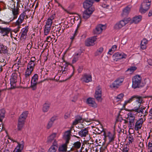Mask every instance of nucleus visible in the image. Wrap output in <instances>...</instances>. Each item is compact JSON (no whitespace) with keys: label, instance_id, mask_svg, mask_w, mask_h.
<instances>
[{"label":"nucleus","instance_id":"f257e3e1","mask_svg":"<svg viewBox=\"0 0 152 152\" xmlns=\"http://www.w3.org/2000/svg\"><path fill=\"white\" fill-rule=\"evenodd\" d=\"M146 105L145 106L142 105L141 107H139L137 108H134L132 109V111L135 113L136 116L139 117H145L148 114L147 110L149 108L148 105L147 104H146Z\"/></svg>","mask_w":152,"mask_h":152},{"label":"nucleus","instance_id":"f03ea898","mask_svg":"<svg viewBox=\"0 0 152 152\" xmlns=\"http://www.w3.org/2000/svg\"><path fill=\"white\" fill-rule=\"evenodd\" d=\"M55 14H52L48 19L44 29V36H47L50 32L53 20L55 18Z\"/></svg>","mask_w":152,"mask_h":152},{"label":"nucleus","instance_id":"7ed1b4c3","mask_svg":"<svg viewBox=\"0 0 152 152\" xmlns=\"http://www.w3.org/2000/svg\"><path fill=\"white\" fill-rule=\"evenodd\" d=\"M26 11H24L20 15L18 20L15 23V25L17 26V28L14 30V31L15 33H17L19 31L20 28V25L23 23L24 19H27L28 16L26 15Z\"/></svg>","mask_w":152,"mask_h":152},{"label":"nucleus","instance_id":"20e7f679","mask_svg":"<svg viewBox=\"0 0 152 152\" xmlns=\"http://www.w3.org/2000/svg\"><path fill=\"white\" fill-rule=\"evenodd\" d=\"M151 4V0H144L141 5L139 10L140 12L142 14L145 13L149 9Z\"/></svg>","mask_w":152,"mask_h":152},{"label":"nucleus","instance_id":"39448f33","mask_svg":"<svg viewBox=\"0 0 152 152\" xmlns=\"http://www.w3.org/2000/svg\"><path fill=\"white\" fill-rule=\"evenodd\" d=\"M132 87L135 88L139 87L141 81V77L138 75H137L133 77L132 79Z\"/></svg>","mask_w":152,"mask_h":152},{"label":"nucleus","instance_id":"423d86ee","mask_svg":"<svg viewBox=\"0 0 152 152\" xmlns=\"http://www.w3.org/2000/svg\"><path fill=\"white\" fill-rule=\"evenodd\" d=\"M127 118L129 121L128 127L129 129H133L134 126L135 117L131 113L129 112L127 114Z\"/></svg>","mask_w":152,"mask_h":152},{"label":"nucleus","instance_id":"0eeeda50","mask_svg":"<svg viewBox=\"0 0 152 152\" xmlns=\"http://www.w3.org/2000/svg\"><path fill=\"white\" fill-rule=\"evenodd\" d=\"M129 19L124 18L116 23L114 26V28L116 30H119L129 22Z\"/></svg>","mask_w":152,"mask_h":152},{"label":"nucleus","instance_id":"6e6552de","mask_svg":"<svg viewBox=\"0 0 152 152\" xmlns=\"http://www.w3.org/2000/svg\"><path fill=\"white\" fill-rule=\"evenodd\" d=\"M18 75L16 73H13L10 79V88L13 89L17 87L16 83L17 82Z\"/></svg>","mask_w":152,"mask_h":152},{"label":"nucleus","instance_id":"1a4fd4ad","mask_svg":"<svg viewBox=\"0 0 152 152\" xmlns=\"http://www.w3.org/2000/svg\"><path fill=\"white\" fill-rule=\"evenodd\" d=\"M94 0H86L83 3L84 8L86 10H94V8L93 6Z\"/></svg>","mask_w":152,"mask_h":152},{"label":"nucleus","instance_id":"9d476101","mask_svg":"<svg viewBox=\"0 0 152 152\" xmlns=\"http://www.w3.org/2000/svg\"><path fill=\"white\" fill-rule=\"evenodd\" d=\"M102 89L99 86H98L96 89L94 97L96 100L99 102H101L102 100Z\"/></svg>","mask_w":152,"mask_h":152},{"label":"nucleus","instance_id":"9b49d317","mask_svg":"<svg viewBox=\"0 0 152 152\" xmlns=\"http://www.w3.org/2000/svg\"><path fill=\"white\" fill-rule=\"evenodd\" d=\"M124 81V79L122 78H118L112 83L111 86L113 88L117 89L121 86Z\"/></svg>","mask_w":152,"mask_h":152},{"label":"nucleus","instance_id":"f8f14e48","mask_svg":"<svg viewBox=\"0 0 152 152\" xmlns=\"http://www.w3.org/2000/svg\"><path fill=\"white\" fill-rule=\"evenodd\" d=\"M145 118H140L137 120L135 124H134L135 130L136 131L138 130L141 129L144 122L145 121Z\"/></svg>","mask_w":152,"mask_h":152},{"label":"nucleus","instance_id":"ddd939ff","mask_svg":"<svg viewBox=\"0 0 152 152\" xmlns=\"http://www.w3.org/2000/svg\"><path fill=\"white\" fill-rule=\"evenodd\" d=\"M126 55L124 53L118 52L115 53L113 55V57L114 60L117 61L118 60L126 58Z\"/></svg>","mask_w":152,"mask_h":152},{"label":"nucleus","instance_id":"4468645a","mask_svg":"<svg viewBox=\"0 0 152 152\" xmlns=\"http://www.w3.org/2000/svg\"><path fill=\"white\" fill-rule=\"evenodd\" d=\"M73 130H74V129L73 127H72L69 130L66 131L64 133L63 138L65 140V142L66 143H69V140L71 138V131Z\"/></svg>","mask_w":152,"mask_h":152},{"label":"nucleus","instance_id":"2eb2a0df","mask_svg":"<svg viewBox=\"0 0 152 152\" xmlns=\"http://www.w3.org/2000/svg\"><path fill=\"white\" fill-rule=\"evenodd\" d=\"M96 39L95 36L88 39L85 41V45L87 46L94 45L95 44L94 42L96 41Z\"/></svg>","mask_w":152,"mask_h":152},{"label":"nucleus","instance_id":"dca6fc26","mask_svg":"<svg viewBox=\"0 0 152 152\" xmlns=\"http://www.w3.org/2000/svg\"><path fill=\"white\" fill-rule=\"evenodd\" d=\"M28 26H25L23 28L20 32V39L22 40H25L27 36V33L28 31Z\"/></svg>","mask_w":152,"mask_h":152},{"label":"nucleus","instance_id":"f3484780","mask_svg":"<svg viewBox=\"0 0 152 152\" xmlns=\"http://www.w3.org/2000/svg\"><path fill=\"white\" fill-rule=\"evenodd\" d=\"M106 27L104 25L99 24L97 26L96 29L94 30L93 33L94 34H99L101 33L103 30L105 29Z\"/></svg>","mask_w":152,"mask_h":152},{"label":"nucleus","instance_id":"a211bd4d","mask_svg":"<svg viewBox=\"0 0 152 152\" xmlns=\"http://www.w3.org/2000/svg\"><path fill=\"white\" fill-rule=\"evenodd\" d=\"M93 11H94L86 9L83 12V18L85 20L87 19L90 17Z\"/></svg>","mask_w":152,"mask_h":152},{"label":"nucleus","instance_id":"6ab92c4d","mask_svg":"<svg viewBox=\"0 0 152 152\" xmlns=\"http://www.w3.org/2000/svg\"><path fill=\"white\" fill-rule=\"evenodd\" d=\"M146 96H143L134 95L132 96L133 100H135L136 102L140 104L143 102V99L146 98Z\"/></svg>","mask_w":152,"mask_h":152},{"label":"nucleus","instance_id":"aec40b11","mask_svg":"<svg viewBox=\"0 0 152 152\" xmlns=\"http://www.w3.org/2000/svg\"><path fill=\"white\" fill-rule=\"evenodd\" d=\"M0 33L3 36H7L11 32V29L9 28H2L0 26Z\"/></svg>","mask_w":152,"mask_h":152},{"label":"nucleus","instance_id":"412c9836","mask_svg":"<svg viewBox=\"0 0 152 152\" xmlns=\"http://www.w3.org/2000/svg\"><path fill=\"white\" fill-rule=\"evenodd\" d=\"M81 79L82 81L88 83L92 81V77L90 75L85 74L82 76Z\"/></svg>","mask_w":152,"mask_h":152},{"label":"nucleus","instance_id":"4be33fe9","mask_svg":"<svg viewBox=\"0 0 152 152\" xmlns=\"http://www.w3.org/2000/svg\"><path fill=\"white\" fill-rule=\"evenodd\" d=\"M86 103L89 106L93 107H96L97 106V104L95 102V99L94 98H88L87 99Z\"/></svg>","mask_w":152,"mask_h":152},{"label":"nucleus","instance_id":"5701e85b","mask_svg":"<svg viewBox=\"0 0 152 152\" xmlns=\"http://www.w3.org/2000/svg\"><path fill=\"white\" fill-rule=\"evenodd\" d=\"M12 11L13 17L10 18V21H12L16 19L19 14V10L17 8L12 9Z\"/></svg>","mask_w":152,"mask_h":152},{"label":"nucleus","instance_id":"b1692460","mask_svg":"<svg viewBox=\"0 0 152 152\" xmlns=\"http://www.w3.org/2000/svg\"><path fill=\"white\" fill-rule=\"evenodd\" d=\"M28 112L25 111L23 112L19 118L18 121L25 122V120L27 117Z\"/></svg>","mask_w":152,"mask_h":152},{"label":"nucleus","instance_id":"393cba45","mask_svg":"<svg viewBox=\"0 0 152 152\" xmlns=\"http://www.w3.org/2000/svg\"><path fill=\"white\" fill-rule=\"evenodd\" d=\"M81 143L80 141H78L75 142L71 148L70 151H72L73 150H78L81 147Z\"/></svg>","mask_w":152,"mask_h":152},{"label":"nucleus","instance_id":"a878e982","mask_svg":"<svg viewBox=\"0 0 152 152\" xmlns=\"http://www.w3.org/2000/svg\"><path fill=\"white\" fill-rule=\"evenodd\" d=\"M131 8V6L130 5H128L123 10L122 16L125 17L127 15L130 11Z\"/></svg>","mask_w":152,"mask_h":152},{"label":"nucleus","instance_id":"bb28decb","mask_svg":"<svg viewBox=\"0 0 152 152\" xmlns=\"http://www.w3.org/2000/svg\"><path fill=\"white\" fill-rule=\"evenodd\" d=\"M88 131L86 128L81 129L78 132L79 135L82 137L86 136V135L88 134Z\"/></svg>","mask_w":152,"mask_h":152},{"label":"nucleus","instance_id":"cd10ccee","mask_svg":"<svg viewBox=\"0 0 152 152\" xmlns=\"http://www.w3.org/2000/svg\"><path fill=\"white\" fill-rule=\"evenodd\" d=\"M68 144L65 142L60 146L58 148L59 152H66L67 150V145Z\"/></svg>","mask_w":152,"mask_h":152},{"label":"nucleus","instance_id":"c85d7f7f","mask_svg":"<svg viewBox=\"0 0 152 152\" xmlns=\"http://www.w3.org/2000/svg\"><path fill=\"white\" fill-rule=\"evenodd\" d=\"M57 134L56 133H53L50 135L48 137L47 139V142L48 143H51L53 141L55 140L54 138L56 137Z\"/></svg>","mask_w":152,"mask_h":152},{"label":"nucleus","instance_id":"c756f323","mask_svg":"<svg viewBox=\"0 0 152 152\" xmlns=\"http://www.w3.org/2000/svg\"><path fill=\"white\" fill-rule=\"evenodd\" d=\"M18 145L17 146L14 151V152H21L23 149L24 144L23 143L20 144L18 143Z\"/></svg>","mask_w":152,"mask_h":152},{"label":"nucleus","instance_id":"7c9ffc66","mask_svg":"<svg viewBox=\"0 0 152 152\" xmlns=\"http://www.w3.org/2000/svg\"><path fill=\"white\" fill-rule=\"evenodd\" d=\"M148 42V41L146 39H143L141 43V48L143 50L145 49L146 48V45Z\"/></svg>","mask_w":152,"mask_h":152},{"label":"nucleus","instance_id":"2f4dec72","mask_svg":"<svg viewBox=\"0 0 152 152\" xmlns=\"http://www.w3.org/2000/svg\"><path fill=\"white\" fill-rule=\"evenodd\" d=\"M36 64V63H34L33 62H29L27 65V69L33 71Z\"/></svg>","mask_w":152,"mask_h":152},{"label":"nucleus","instance_id":"473e14b6","mask_svg":"<svg viewBox=\"0 0 152 152\" xmlns=\"http://www.w3.org/2000/svg\"><path fill=\"white\" fill-rule=\"evenodd\" d=\"M82 120V117L80 116H77L74 121L73 122L72 124L73 125H76L78 123L81 122Z\"/></svg>","mask_w":152,"mask_h":152},{"label":"nucleus","instance_id":"72a5a7b5","mask_svg":"<svg viewBox=\"0 0 152 152\" xmlns=\"http://www.w3.org/2000/svg\"><path fill=\"white\" fill-rule=\"evenodd\" d=\"M80 56V54L77 53L75 54L73 56V58L72 61V64L75 63L78 60L79 57Z\"/></svg>","mask_w":152,"mask_h":152},{"label":"nucleus","instance_id":"f704fd0d","mask_svg":"<svg viewBox=\"0 0 152 152\" xmlns=\"http://www.w3.org/2000/svg\"><path fill=\"white\" fill-rule=\"evenodd\" d=\"M142 17L141 15H139L134 18L132 20V21L135 23H137L140 22L141 20Z\"/></svg>","mask_w":152,"mask_h":152},{"label":"nucleus","instance_id":"c9c22d12","mask_svg":"<svg viewBox=\"0 0 152 152\" xmlns=\"http://www.w3.org/2000/svg\"><path fill=\"white\" fill-rule=\"evenodd\" d=\"M25 122L18 121V130H20L22 129L24 124Z\"/></svg>","mask_w":152,"mask_h":152},{"label":"nucleus","instance_id":"e433bc0d","mask_svg":"<svg viewBox=\"0 0 152 152\" xmlns=\"http://www.w3.org/2000/svg\"><path fill=\"white\" fill-rule=\"evenodd\" d=\"M25 122L18 121V130H20L22 129L24 124Z\"/></svg>","mask_w":152,"mask_h":152},{"label":"nucleus","instance_id":"4c0bfd02","mask_svg":"<svg viewBox=\"0 0 152 152\" xmlns=\"http://www.w3.org/2000/svg\"><path fill=\"white\" fill-rule=\"evenodd\" d=\"M50 107V105L49 104L47 103L44 104L42 108L43 111L44 112H48Z\"/></svg>","mask_w":152,"mask_h":152},{"label":"nucleus","instance_id":"58836bf2","mask_svg":"<svg viewBox=\"0 0 152 152\" xmlns=\"http://www.w3.org/2000/svg\"><path fill=\"white\" fill-rule=\"evenodd\" d=\"M38 75L35 74L32 77L31 83H37Z\"/></svg>","mask_w":152,"mask_h":152},{"label":"nucleus","instance_id":"ea45409f","mask_svg":"<svg viewBox=\"0 0 152 152\" xmlns=\"http://www.w3.org/2000/svg\"><path fill=\"white\" fill-rule=\"evenodd\" d=\"M137 69V68L135 66H131L128 69L126 72H129L131 73L133 72Z\"/></svg>","mask_w":152,"mask_h":152},{"label":"nucleus","instance_id":"a19ab883","mask_svg":"<svg viewBox=\"0 0 152 152\" xmlns=\"http://www.w3.org/2000/svg\"><path fill=\"white\" fill-rule=\"evenodd\" d=\"M33 71L28 69H26L24 74L25 76L30 77V76L31 75Z\"/></svg>","mask_w":152,"mask_h":152},{"label":"nucleus","instance_id":"79ce46f5","mask_svg":"<svg viewBox=\"0 0 152 152\" xmlns=\"http://www.w3.org/2000/svg\"><path fill=\"white\" fill-rule=\"evenodd\" d=\"M30 81V77L26 76L23 78L22 83L25 84H27Z\"/></svg>","mask_w":152,"mask_h":152},{"label":"nucleus","instance_id":"37998d69","mask_svg":"<svg viewBox=\"0 0 152 152\" xmlns=\"http://www.w3.org/2000/svg\"><path fill=\"white\" fill-rule=\"evenodd\" d=\"M4 110H0V121L1 122L3 119L4 117Z\"/></svg>","mask_w":152,"mask_h":152},{"label":"nucleus","instance_id":"c03bdc74","mask_svg":"<svg viewBox=\"0 0 152 152\" xmlns=\"http://www.w3.org/2000/svg\"><path fill=\"white\" fill-rule=\"evenodd\" d=\"M57 148V147L52 146L49 149L48 152H56Z\"/></svg>","mask_w":152,"mask_h":152},{"label":"nucleus","instance_id":"a18cd8bd","mask_svg":"<svg viewBox=\"0 0 152 152\" xmlns=\"http://www.w3.org/2000/svg\"><path fill=\"white\" fill-rule=\"evenodd\" d=\"M128 138L129 141V143L130 144V143H132L134 142V139L133 136L129 134L128 137Z\"/></svg>","mask_w":152,"mask_h":152},{"label":"nucleus","instance_id":"49530a36","mask_svg":"<svg viewBox=\"0 0 152 152\" xmlns=\"http://www.w3.org/2000/svg\"><path fill=\"white\" fill-rule=\"evenodd\" d=\"M103 48L102 47L99 48L96 52V56L99 55L101 54L103 52Z\"/></svg>","mask_w":152,"mask_h":152},{"label":"nucleus","instance_id":"de8ad7c7","mask_svg":"<svg viewBox=\"0 0 152 152\" xmlns=\"http://www.w3.org/2000/svg\"><path fill=\"white\" fill-rule=\"evenodd\" d=\"M133 100V98L132 96L130 98H129L128 100H127L125 102L124 105H126L128 103H131Z\"/></svg>","mask_w":152,"mask_h":152},{"label":"nucleus","instance_id":"09e8293b","mask_svg":"<svg viewBox=\"0 0 152 152\" xmlns=\"http://www.w3.org/2000/svg\"><path fill=\"white\" fill-rule=\"evenodd\" d=\"M124 96V95L123 94H121L115 97L116 99H117V101H118L119 100L123 98Z\"/></svg>","mask_w":152,"mask_h":152},{"label":"nucleus","instance_id":"8fccbe9b","mask_svg":"<svg viewBox=\"0 0 152 152\" xmlns=\"http://www.w3.org/2000/svg\"><path fill=\"white\" fill-rule=\"evenodd\" d=\"M77 29H76L75 32L73 36L71 37L70 39H71V43H72L73 42V40L74 39L75 37L77 35Z\"/></svg>","mask_w":152,"mask_h":152},{"label":"nucleus","instance_id":"3c124183","mask_svg":"<svg viewBox=\"0 0 152 152\" xmlns=\"http://www.w3.org/2000/svg\"><path fill=\"white\" fill-rule=\"evenodd\" d=\"M148 146V149L150 151V152H152V141L149 142Z\"/></svg>","mask_w":152,"mask_h":152},{"label":"nucleus","instance_id":"603ef678","mask_svg":"<svg viewBox=\"0 0 152 152\" xmlns=\"http://www.w3.org/2000/svg\"><path fill=\"white\" fill-rule=\"evenodd\" d=\"M53 123L49 121L46 126V128L47 129H49L52 126Z\"/></svg>","mask_w":152,"mask_h":152},{"label":"nucleus","instance_id":"864d4df0","mask_svg":"<svg viewBox=\"0 0 152 152\" xmlns=\"http://www.w3.org/2000/svg\"><path fill=\"white\" fill-rule=\"evenodd\" d=\"M37 83H31V87L33 90H35L37 88Z\"/></svg>","mask_w":152,"mask_h":152},{"label":"nucleus","instance_id":"5fc2aeb1","mask_svg":"<svg viewBox=\"0 0 152 152\" xmlns=\"http://www.w3.org/2000/svg\"><path fill=\"white\" fill-rule=\"evenodd\" d=\"M149 118L150 119H152V107L149 112Z\"/></svg>","mask_w":152,"mask_h":152},{"label":"nucleus","instance_id":"6e6d98bb","mask_svg":"<svg viewBox=\"0 0 152 152\" xmlns=\"http://www.w3.org/2000/svg\"><path fill=\"white\" fill-rule=\"evenodd\" d=\"M36 58L34 57H31L29 62H33L34 63H36L35 61Z\"/></svg>","mask_w":152,"mask_h":152},{"label":"nucleus","instance_id":"4d7b16f0","mask_svg":"<svg viewBox=\"0 0 152 152\" xmlns=\"http://www.w3.org/2000/svg\"><path fill=\"white\" fill-rule=\"evenodd\" d=\"M0 53H3L4 54H6L7 53V50L6 49H3L1 48V50L0 51Z\"/></svg>","mask_w":152,"mask_h":152},{"label":"nucleus","instance_id":"13d9d810","mask_svg":"<svg viewBox=\"0 0 152 152\" xmlns=\"http://www.w3.org/2000/svg\"><path fill=\"white\" fill-rule=\"evenodd\" d=\"M83 68V66H80L79 67L77 70L79 73H80L81 72Z\"/></svg>","mask_w":152,"mask_h":152},{"label":"nucleus","instance_id":"bf43d9fd","mask_svg":"<svg viewBox=\"0 0 152 152\" xmlns=\"http://www.w3.org/2000/svg\"><path fill=\"white\" fill-rule=\"evenodd\" d=\"M126 39L125 38L123 39L121 41V43L124 45H125L126 42Z\"/></svg>","mask_w":152,"mask_h":152},{"label":"nucleus","instance_id":"052dcab7","mask_svg":"<svg viewBox=\"0 0 152 152\" xmlns=\"http://www.w3.org/2000/svg\"><path fill=\"white\" fill-rule=\"evenodd\" d=\"M50 36H49L47 37L46 41L48 42H50L52 39Z\"/></svg>","mask_w":152,"mask_h":152},{"label":"nucleus","instance_id":"680f3d73","mask_svg":"<svg viewBox=\"0 0 152 152\" xmlns=\"http://www.w3.org/2000/svg\"><path fill=\"white\" fill-rule=\"evenodd\" d=\"M57 141L56 140H54L53 141V145H52V146H56L57 147Z\"/></svg>","mask_w":152,"mask_h":152},{"label":"nucleus","instance_id":"e2e57ef3","mask_svg":"<svg viewBox=\"0 0 152 152\" xmlns=\"http://www.w3.org/2000/svg\"><path fill=\"white\" fill-rule=\"evenodd\" d=\"M70 116V115L69 114L66 113L65 114L64 116V118L65 119H67L69 118Z\"/></svg>","mask_w":152,"mask_h":152},{"label":"nucleus","instance_id":"0e129e2a","mask_svg":"<svg viewBox=\"0 0 152 152\" xmlns=\"http://www.w3.org/2000/svg\"><path fill=\"white\" fill-rule=\"evenodd\" d=\"M108 137L109 138V141L110 142H112L114 140V137H110L108 136Z\"/></svg>","mask_w":152,"mask_h":152},{"label":"nucleus","instance_id":"69168bd1","mask_svg":"<svg viewBox=\"0 0 152 152\" xmlns=\"http://www.w3.org/2000/svg\"><path fill=\"white\" fill-rule=\"evenodd\" d=\"M129 150V149L127 147L124 148L123 150V152H128Z\"/></svg>","mask_w":152,"mask_h":152},{"label":"nucleus","instance_id":"338daca9","mask_svg":"<svg viewBox=\"0 0 152 152\" xmlns=\"http://www.w3.org/2000/svg\"><path fill=\"white\" fill-rule=\"evenodd\" d=\"M56 120V118L55 117H52L50 119L49 121L50 122H51L53 123V124L54 121Z\"/></svg>","mask_w":152,"mask_h":152},{"label":"nucleus","instance_id":"774afa93","mask_svg":"<svg viewBox=\"0 0 152 152\" xmlns=\"http://www.w3.org/2000/svg\"><path fill=\"white\" fill-rule=\"evenodd\" d=\"M148 16L149 17L152 16V9L150 10L148 14Z\"/></svg>","mask_w":152,"mask_h":152}]
</instances>
